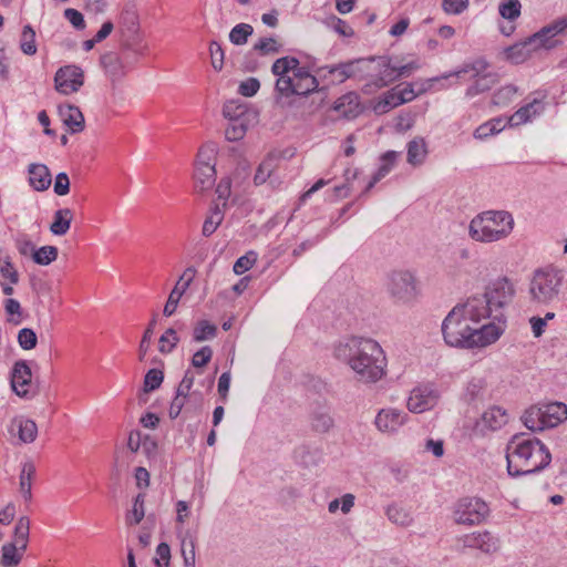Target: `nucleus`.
I'll use <instances>...</instances> for the list:
<instances>
[{"instance_id":"obj_26","label":"nucleus","mask_w":567,"mask_h":567,"mask_svg":"<svg viewBox=\"0 0 567 567\" xmlns=\"http://www.w3.org/2000/svg\"><path fill=\"white\" fill-rule=\"evenodd\" d=\"M398 156L399 153L395 151H388L381 156L380 167L378 168L377 173L372 176L371 181L367 184L360 196L368 194L377 183H379L391 172Z\"/></svg>"},{"instance_id":"obj_21","label":"nucleus","mask_w":567,"mask_h":567,"mask_svg":"<svg viewBox=\"0 0 567 567\" xmlns=\"http://www.w3.org/2000/svg\"><path fill=\"white\" fill-rule=\"evenodd\" d=\"M215 181V166L209 163H197L194 172L195 190L204 193L214 186Z\"/></svg>"},{"instance_id":"obj_17","label":"nucleus","mask_w":567,"mask_h":567,"mask_svg":"<svg viewBox=\"0 0 567 567\" xmlns=\"http://www.w3.org/2000/svg\"><path fill=\"white\" fill-rule=\"evenodd\" d=\"M408 414L398 409H382L375 416L374 423L379 431L393 433L406 421Z\"/></svg>"},{"instance_id":"obj_53","label":"nucleus","mask_w":567,"mask_h":567,"mask_svg":"<svg viewBox=\"0 0 567 567\" xmlns=\"http://www.w3.org/2000/svg\"><path fill=\"white\" fill-rule=\"evenodd\" d=\"M156 322H157V315L154 313L151 321L148 322V324L143 333L142 340L140 342V347H138L140 361H143L145 359V355L150 349V343H151L152 336L154 333Z\"/></svg>"},{"instance_id":"obj_57","label":"nucleus","mask_w":567,"mask_h":567,"mask_svg":"<svg viewBox=\"0 0 567 567\" xmlns=\"http://www.w3.org/2000/svg\"><path fill=\"white\" fill-rule=\"evenodd\" d=\"M18 343L23 350H32L37 347L38 337L30 328H22L18 332Z\"/></svg>"},{"instance_id":"obj_20","label":"nucleus","mask_w":567,"mask_h":567,"mask_svg":"<svg viewBox=\"0 0 567 567\" xmlns=\"http://www.w3.org/2000/svg\"><path fill=\"white\" fill-rule=\"evenodd\" d=\"M507 420V413L505 410H503L499 406H493L482 414L480 421H477L476 423V427L480 431H495L501 429L504 424H506Z\"/></svg>"},{"instance_id":"obj_22","label":"nucleus","mask_w":567,"mask_h":567,"mask_svg":"<svg viewBox=\"0 0 567 567\" xmlns=\"http://www.w3.org/2000/svg\"><path fill=\"white\" fill-rule=\"evenodd\" d=\"M28 173L29 183L34 190L44 192L50 187L52 176L47 165L32 163L28 167Z\"/></svg>"},{"instance_id":"obj_6","label":"nucleus","mask_w":567,"mask_h":567,"mask_svg":"<svg viewBox=\"0 0 567 567\" xmlns=\"http://www.w3.org/2000/svg\"><path fill=\"white\" fill-rule=\"evenodd\" d=\"M317 76L310 74L306 68L300 66L290 79H277L276 92L279 94L277 103L285 106L291 105L292 101H286L291 96L298 99L307 97L308 94L318 89Z\"/></svg>"},{"instance_id":"obj_4","label":"nucleus","mask_w":567,"mask_h":567,"mask_svg":"<svg viewBox=\"0 0 567 567\" xmlns=\"http://www.w3.org/2000/svg\"><path fill=\"white\" fill-rule=\"evenodd\" d=\"M514 227V219L508 212L489 210L472 219L470 236L483 243L497 241L507 237Z\"/></svg>"},{"instance_id":"obj_45","label":"nucleus","mask_w":567,"mask_h":567,"mask_svg":"<svg viewBox=\"0 0 567 567\" xmlns=\"http://www.w3.org/2000/svg\"><path fill=\"white\" fill-rule=\"evenodd\" d=\"M217 334V327L207 320H200L194 328L193 339L196 342L214 339Z\"/></svg>"},{"instance_id":"obj_56","label":"nucleus","mask_w":567,"mask_h":567,"mask_svg":"<svg viewBox=\"0 0 567 567\" xmlns=\"http://www.w3.org/2000/svg\"><path fill=\"white\" fill-rule=\"evenodd\" d=\"M318 75L328 80L331 84H340L346 81L341 70H339V64L327 65L318 69Z\"/></svg>"},{"instance_id":"obj_60","label":"nucleus","mask_w":567,"mask_h":567,"mask_svg":"<svg viewBox=\"0 0 567 567\" xmlns=\"http://www.w3.org/2000/svg\"><path fill=\"white\" fill-rule=\"evenodd\" d=\"M252 49L259 52L261 55H269L278 53L280 47L274 38H261L257 43L254 44Z\"/></svg>"},{"instance_id":"obj_40","label":"nucleus","mask_w":567,"mask_h":567,"mask_svg":"<svg viewBox=\"0 0 567 567\" xmlns=\"http://www.w3.org/2000/svg\"><path fill=\"white\" fill-rule=\"evenodd\" d=\"M24 551L16 546V544L6 543L1 548V566L17 567L21 563Z\"/></svg>"},{"instance_id":"obj_8","label":"nucleus","mask_w":567,"mask_h":567,"mask_svg":"<svg viewBox=\"0 0 567 567\" xmlns=\"http://www.w3.org/2000/svg\"><path fill=\"white\" fill-rule=\"evenodd\" d=\"M460 549H477L485 555H493L501 548L499 538L489 530L473 532L457 538Z\"/></svg>"},{"instance_id":"obj_47","label":"nucleus","mask_w":567,"mask_h":567,"mask_svg":"<svg viewBox=\"0 0 567 567\" xmlns=\"http://www.w3.org/2000/svg\"><path fill=\"white\" fill-rule=\"evenodd\" d=\"M58 248L54 246H42L33 251L32 260L41 266H48L58 258Z\"/></svg>"},{"instance_id":"obj_61","label":"nucleus","mask_w":567,"mask_h":567,"mask_svg":"<svg viewBox=\"0 0 567 567\" xmlns=\"http://www.w3.org/2000/svg\"><path fill=\"white\" fill-rule=\"evenodd\" d=\"M257 261V254L255 251H248L246 255L239 257L234 264V272L236 275H243L249 270Z\"/></svg>"},{"instance_id":"obj_54","label":"nucleus","mask_w":567,"mask_h":567,"mask_svg":"<svg viewBox=\"0 0 567 567\" xmlns=\"http://www.w3.org/2000/svg\"><path fill=\"white\" fill-rule=\"evenodd\" d=\"M164 380V373L159 369H151L146 372L143 382L144 393H150L158 389Z\"/></svg>"},{"instance_id":"obj_32","label":"nucleus","mask_w":567,"mask_h":567,"mask_svg":"<svg viewBox=\"0 0 567 567\" xmlns=\"http://www.w3.org/2000/svg\"><path fill=\"white\" fill-rule=\"evenodd\" d=\"M121 49L120 55L124 60L127 70H130L138 61V58L143 55L146 47L138 44L136 40L123 39Z\"/></svg>"},{"instance_id":"obj_43","label":"nucleus","mask_w":567,"mask_h":567,"mask_svg":"<svg viewBox=\"0 0 567 567\" xmlns=\"http://www.w3.org/2000/svg\"><path fill=\"white\" fill-rule=\"evenodd\" d=\"M223 114L229 121H235L236 118H247L251 117L256 120V114L249 112L244 104H239L235 101L227 102L223 107Z\"/></svg>"},{"instance_id":"obj_50","label":"nucleus","mask_w":567,"mask_h":567,"mask_svg":"<svg viewBox=\"0 0 567 567\" xmlns=\"http://www.w3.org/2000/svg\"><path fill=\"white\" fill-rule=\"evenodd\" d=\"M389 519L400 526H409L412 522L410 513L398 505H390L386 509Z\"/></svg>"},{"instance_id":"obj_63","label":"nucleus","mask_w":567,"mask_h":567,"mask_svg":"<svg viewBox=\"0 0 567 567\" xmlns=\"http://www.w3.org/2000/svg\"><path fill=\"white\" fill-rule=\"evenodd\" d=\"M327 24L342 37H352L353 29L342 19L331 16L327 19Z\"/></svg>"},{"instance_id":"obj_29","label":"nucleus","mask_w":567,"mask_h":567,"mask_svg":"<svg viewBox=\"0 0 567 567\" xmlns=\"http://www.w3.org/2000/svg\"><path fill=\"white\" fill-rule=\"evenodd\" d=\"M334 110L346 118H353L361 112L359 96L349 92L339 97L334 103Z\"/></svg>"},{"instance_id":"obj_33","label":"nucleus","mask_w":567,"mask_h":567,"mask_svg":"<svg viewBox=\"0 0 567 567\" xmlns=\"http://www.w3.org/2000/svg\"><path fill=\"white\" fill-rule=\"evenodd\" d=\"M406 161L413 166L423 164L427 155V146L423 137L416 136L408 143Z\"/></svg>"},{"instance_id":"obj_55","label":"nucleus","mask_w":567,"mask_h":567,"mask_svg":"<svg viewBox=\"0 0 567 567\" xmlns=\"http://www.w3.org/2000/svg\"><path fill=\"white\" fill-rule=\"evenodd\" d=\"M517 93V87L513 84L505 85L493 94L492 103L497 106L507 105Z\"/></svg>"},{"instance_id":"obj_36","label":"nucleus","mask_w":567,"mask_h":567,"mask_svg":"<svg viewBox=\"0 0 567 567\" xmlns=\"http://www.w3.org/2000/svg\"><path fill=\"white\" fill-rule=\"evenodd\" d=\"M474 79L475 82L466 90L467 97H474L481 93H484L491 90L498 82L497 74L492 72L474 76Z\"/></svg>"},{"instance_id":"obj_30","label":"nucleus","mask_w":567,"mask_h":567,"mask_svg":"<svg viewBox=\"0 0 567 567\" xmlns=\"http://www.w3.org/2000/svg\"><path fill=\"white\" fill-rule=\"evenodd\" d=\"M374 63L375 56L354 60L355 79L368 80L367 84L364 85V91L367 93L372 92V80L373 73L375 71Z\"/></svg>"},{"instance_id":"obj_49","label":"nucleus","mask_w":567,"mask_h":567,"mask_svg":"<svg viewBox=\"0 0 567 567\" xmlns=\"http://www.w3.org/2000/svg\"><path fill=\"white\" fill-rule=\"evenodd\" d=\"M144 501L145 494L140 493L134 498L133 508L126 514V523L130 525H136L144 518Z\"/></svg>"},{"instance_id":"obj_12","label":"nucleus","mask_w":567,"mask_h":567,"mask_svg":"<svg viewBox=\"0 0 567 567\" xmlns=\"http://www.w3.org/2000/svg\"><path fill=\"white\" fill-rule=\"evenodd\" d=\"M7 431L11 437H18V444H31L38 436L37 423L24 415L12 417L7 425Z\"/></svg>"},{"instance_id":"obj_1","label":"nucleus","mask_w":567,"mask_h":567,"mask_svg":"<svg viewBox=\"0 0 567 567\" xmlns=\"http://www.w3.org/2000/svg\"><path fill=\"white\" fill-rule=\"evenodd\" d=\"M515 295L513 284L505 277L491 281L482 295L458 302L442 322L447 346L462 349L485 348L495 343L506 329L504 313Z\"/></svg>"},{"instance_id":"obj_3","label":"nucleus","mask_w":567,"mask_h":567,"mask_svg":"<svg viewBox=\"0 0 567 567\" xmlns=\"http://www.w3.org/2000/svg\"><path fill=\"white\" fill-rule=\"evenodd\" d=\"M507 472L511 476L540 472L551 461L548 449L537 437L526 433L512 436L506 449Z\"/></svg>"},{"instance_id":"obj_13","label":"nucleus","mask_w":567,"mask_h":567,"mask_svg":"<svg viewBox=\"0 0 567 567\" xmlns=\"http://www.w3.org/2000/svg\"><path fill=\"white\" fill-rule=\"evenodd\" d=\"M375 71L372 80V92L388 86L400 79L398 65L392 64V60L389 56H375Z\"/></svg>"},{"instance_id":"obj_31","label":"nucleus","mask_w":567,"mask_h":567,"mask_svg":"<svg viewBox=\"0 0 567 567\" xmlns=\"http://www.w3.org/2000/svg\"><path fill=\"white\" fill-rule=\"evenodd\" d=\"M35 475V465L32 461H25L21 465V472L19 476V491L24 501L32 498V481Z\"/></svg>"},{"instance_id":"obj_35","label":"nucleus","mask_w":567,"mask_h":567,"mask_svg":"<svg viewBox=\"0 0 567 567\" xmlns=\"http://www.w3.org/2000/svg\"><path fill=\"white\" fill-rule=\"evenodd\" d=\"M299 68L300 62L297 58L282 56L274 62L271 72L278 76V79H290Z\"/></svg>"},{"instance_id":"obj_42","label":"nucleus","mask_w":567,"mask_h":567,"mask_svg":"<svg viewBox=\"0 0 567 567\" xmlns=\"http://www.w3.org/2000/svg\"><path fill=\"white\" fill-rule=\"evenodd\" d=\"M251 121H254L251 117L229 121V124L225 131V137L230 142L241 140L245 136Z\"/></svg>"},{"instance_id":"obj_25","label":"nucleus","mask_w":567,"mask_h":567,"mask_svg":"<svg viewBox=\"0 0 567 567\" xmlns=\"http://www.w3.org/2000/svg\"><path fill=\"white\" fill-rule=\"evenodd\" d=\"M311 429L317 433H328L334 426L331 410L328 406H317L310 415Z\"/></svg>"},{"instance_id":"obj_27","label":"nucleus","mask_w":567,"mask_h":567,"mask_svg":"<svg viewBox=\"0 0 567 567\" xmlns=\"http://www.w3.org/2000/svg\"><path fill=\"white\" fill-rule=\"evenodd\" d=\"M537 44V41H530V37H528L524 42L508 47L505 50L506 58L512 63L519 64L524 62L534 50L539 48L536 47Z\"/></svg>"},{"instance_id":"obj_38","label":"nucleus","mask_w":567,"mask_h":567,"mask_svg":"<svg viewBox=\"0 0 567 567\" xmlns=\"http://www.w3.org/2000/svg\"><path fill=\"white\" fill-rule=\"evenodd\" d=\"M72 221V210L70 208L58 209L54 213L50 230L53 235L63 236L70 229Z\"/></svg>"},{"instance_id":"obj_2","label":"nucleus","mask_w":567,"mask_h":567,"mask_svg":"<svg viewBox=\"0 0 567 567\" xmlns=\"http://www.w3.org/2000/svg\"><path fill=\"white\" fill-rule=\"evenodd\" d=\"M333 355L346 363L360 382L375 383L385 374V353L371 338L351 336L341 339L334 344Z\"/></svg>"},{"instance_id":"obj_24","label":"nucleus","mask_w":567,"mask_h":567,"mask_svg":"<svg viewBox=\"0 0 567 567\" xmlns=\"http://www.w3.org/2000/svg\"><path fill=\"white\" fill-rule=\"evenodd\" d=\"M543 99H534L532 102L518 109L508 120L511 126H518L544 111Z\"/></svg>"},{"instance_id":"obj_7","label":"nucleus","mask_w":567,"mask_h":567,"mask_svg":"<svg viewBox=\"0 0 567 567\" xmlns=\"http://www.w3.org/2000/svg\"><path fill=\"white\" fill-rule=\"evenodd\" d=\"M489 515V506L477 497L458 499L453 509V519L460 525H478Z\"/></svg>"},{"instance_id":"obj_52","label":"nucleus","mask_w":567,"mask_h":567,"mask_svg":"<svg viewBox=\"0 0 567 567\" xmlns=\"http://www.w3.org/2000/svg\"><path fill=\"white\" fill-rule=\"evenodd\" d=\"M158 351L163 354L171 353L179 342L176 330L168 328L159 338Z\"/></svg>"},{"instance_id":"obj_44","label":"nucleus","mask_w":567,"mask_h":567,"mask_svg":"<svg viewBox=\"0 0 567 567\" xmlns=\"http://www.w3.org/2000/svg\"><path fill=\"white\" fill-rule=\"evenodd\" d=\"M400 94L398 92V86L389 90L383 99H381L374 106V111L379 114H383L389 112L391 109L402 105L403 102L400 101Z\"/></svg>"},{"instance_id":"obj_59","label":"nucleus","mask_w":567,"mask_h":567,"mask_svg":"<svg viewBox=\"0 0 567 567\" xmlns=\"http://www.w3.org/2000/svg\"><path fill=\"white\" fill-rule=\"evenodd\" d=\"M0 272L2 277L9 279L12 285H17L19 282V274L9 256L0 258Z\"/></svg>"},{"instance_id":"obj_16","label":"nucleus","mask_w":567,"mask_h":567,"mask_svg":"<svg viewBox=\"0 0 567 567\" xmlns=\"http://www.w3.org/2000/svg\"><path fill=\"white\" fill-rule=\"evenodd\" d=\"M196 270L193 267H188L185 269L183 275L179 277L177 284L171 291L168 299L164 306L163 315L165 317H171L175 313L179 299L184 295V292L189 287L190 282L195 277Z\"/></svg>"},{"instance_id":"obj_51","label":"nucleus","mask_w":567,"mask_h":567,"mask_svg":"<svg viewBox=\"0 0 567 567\" xmlns=\"http://www.w3.org/2000/svg\"><path fill=\"white\" fill-rule=\"evenodd\" d=\"M223 218V210L219 208L218 205H215V207L212 210V215L207 217L204 221L202 229L203 235L205 237L213 235L216 231L217 227L220 225Z\"/></svg>"},{"instance_id":"obj_10","label":"nucleus","mask_w":567,"mask_h":567,"mask_svg":"<svg viewBox=\"0 0 567 567\" xmlns=\"http://www.w3.org/2000/svg\"><path fill=\"white\" fill-rule=\"evenodd\" d=\"M55 90L64 95L78 92L84 83L83 70L74 64L60 68L54 76Z\"/></svg>"},{"instance_id":"obj_15","label":"nucleus","mask_w":567,"mask_h":567,"mask_svg":"<svg viewBox=\"0 0 567 567\" xmlns=\"http://www.w3.org/2000/svg\"><path fill=\"white\" fill-rule=\"evenodd\" d=\"M567 29V16L560 17L549 24L543 27L539 31L530 35V41H537L536 47L553 49L557 45V41L553 38L563 33Z\"/></svg>"},{"instance_id":"obj_39","label":"nucleus","mask_w":567,"mask_h":567,"mask_svg":"<svg viewBox=\"0 0 567 567\" xmlns=\"http://www.w3.org/2000/svg\"><path fill=\"white\" fill-rule=\"evenodd\" d=\"M30 536V519L21 516L16 524L13 539L10 544H16L21 550H27Z\"/></svg>"},{"instance_id":"obj_62","label":"nucleus","mask_w":567,"mask_h":567,"mask_svg":"<svg viewBox=\"0 0 567 567\" xmlns=\"http://www.w3.org/2000/svg\"><path fill=\"white\" fill-rule=\"evenodd\" d=\"M488 63L484 59H477L473 63L465 65L462 70L454 72L452 75L460 76L462 73L472 72V78L487 73Z\"/></svg>"},{"instance_id":"obj_19","label":"nucleus","mask_w":567,"mask_h":567,"mask_svg":"<svg viewBox=\"0 0 567 567\" xmlns=\"http://www.w3.org/2000/svg\"><path fill=\"white\" fill-rule=\"evenodd\" d=\"M120 25L124 39L136 40L135 38L140 28V19L134 4H126L124 7L120 17Z\"/></svg>"},{"instance_id":"obj_46","label":"nucleus","mask_w":567,"mask_h":567,"mask_svg":"<svg viewBox=\"0 0 567 567\" xmlns=\"http://www.w3.org/2000/svg\"><path fill=\"white\" fill-rule=\"evenodd\" d=\"M252 32L254 28L248 23L236 24L229 32V41L235 45H244Z\"/></svg>"},{"instance_id":"obj_28","label":"nucleus","mask_w":567,"mask_h":567,"mask_svg":"<svg viewBox=\"0 0 567 567\" xmlns=\"http://www.w3.org/2000/svg\"><path fill=\"white\" fill-rule=\"evenodd\" d=\"M547 429L554 427L567 419V405L563 402H551L540 405Z\"/></svg>"},{"instance_id":"obj_34","label":"nucleus","mask_w":567,"mask_h":567,"mask_svg":"<svg viewBox=\"0 0 567 567\" xmlns=\"http://www.w3.org/2000/svg\"><path fill=\"white\" fill-rule=\"evenodd\" d=\"M278 165V157L276 154L270 153L268 154L265 159L259 164L256 174L254 176V183L256 186L262 185L268 179H270V183H274L271 179V176L277 168Z\"/></svg>"},{"instance_id":"obj_23","label":"nucleus","mask_w":567,"mask_h":567,"mask_svg":"<svg viewBox=\"0 0 567 567\" xmlns=\"http://www.w3.org/2000/svg\"><path fill=\"white\" fill-rule=\"evenodd\" d=\"M59 115L63 123L70 127L71 133L75 134L84 130V116L78 106L72 104L60 105Z\"/></svg>"},{"instance_id":"obj_58","label":"nucleus","mask_w":567,"mask_h":567,"mask_svg":"<svg viewBox=\"0 0 567 567\" xmlns=\"http://www.w3.org/2000/svg\"><path fill=\"white\" fill-rule=\"evenodd\" d=\"M498 11L504 19L513 21L520 14V2L518 0H508L499 4Z\"/></svg>"},{"instance_id":"obj_41","label":"nucleus","mask_w":567,"mask_h":567,"mask_svg":"<svg viewBox=\"0 0 567 567\" xmlns=\"http://www.w3.org/2000/svg\"><path fill=\"white\" fill-rule=\"evenodd\" d=\"M181 554L184 567H196L195 538L189 532L181 537Z\"/></svg>"},{"instance_id":"obj_37","label":"nucleus","mask_w":567,"mask_h":567,"mask_svg":"<svg viewBox=\"0 0 567 567\" xmlns=\"http://www.w3.org/2000/svg\"><path fill=\"white\" fill-rule=\"evenodd\" d=\"M522 420L524 425L533 432L547 429L540 406L534 405L527 409L523 414Z\"/></svg>"},{"instance_id":"obj_64","label":"nucleus","mask_w":567,"mask_h":567,"mask_svg":"<svg viewBox=\"0 0 567 567\" xmlns=\"http://www.w3.org/2000/svg\"><path fill=\"white\" fill-rule=\"evenodd\" d=\"M157 557L154 558L156 567H168L171 561V548L167 543H161L156 547Z\"/></svg>"},{"instance_id":"obj_9","label":"nucleus","mask_w":567,"mask_h":567,"mask_svg":"<svg viewBox=\"0 0 567 567\" xmlns=\"http://www.w3.org/2000/svg\"><path fill=\"white\" fill-rule=\"evenodd\" d=\"M388 291L396 301L406 302L415 296V278L406 270H395L389 275Z\"/></svg>"},{"instance_id":"obj_5","label":"nucleus","mask_w":567,"mask_h":567,"mask_svg":"<svg viewBox=\"0 0 567 567\" xmlns=\"http://www.w3.org/2000/svg\"><path fill=\"white\" fill-rule=\"evenodd\" d=\"M564 275L556 268L537 269L529 282V299L538 305H549L558 300Z\"/></svg>"},{"instance_id":"obj_11","label":"nucleus","mask_w":567,"mask_h":567,"mask_svg":"<svg viewBox=\"0 0 567 567\" xmlns=\"http://www.w3.org/2000/svg\"><path fill=\"white\" fill-rule=\"evenodd\" d=\"M439 400V393L431 385L415 386L408 399L406 406L412 413H422L434 408Z\"/></svg>"},{"instance_id":"obj_14","label":"nucleus","mask_w":567,"mask_h":567,"mask_svg":"<svg viewBox=\"0 0 567 567\" xmlns=\"http://www.w3.org/2000/svg\"><path fill=\"white\" fill-rule=\"evenodd\" d=\"M32 372L25 360H18L11 371V388L16 394L20 398H32L34 393H31L27 388L31 384Z\"/></svg>"},{"instance_id":"obj_18","label":"nucleus","mask_w":567,"mask_h":567,"mask_svg":"<svg viewBox=\"0 0 567 567\" xmlns=\"http://www.w3.org/2000/svg\"><path fill=\"white\" fill-rule=\"evenodd\" d=\"M101 64L112 82L122 80L128 71L122 56L115 52L103 54L101 56Z\"/></svg>"},{"instance_id":"obj_48","label":"nucleus","mask_w":567,"mask_h":567,"mask_svg":"<svg viewBox=\"0 0 567 567\" xmlns=\"http://www.w3.org/2000/svg\"><path fill=\"white\" fill-rule=\"evenodd\" d=\"M20 48L24 54L33 55L37 53L35 32L30 24L24 25L22 30Z\"/></svg>"}]
</instances>
